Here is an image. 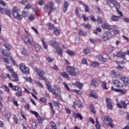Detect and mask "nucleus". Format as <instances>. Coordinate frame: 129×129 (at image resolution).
Here are the masks:
<instances>
[{
    "label": "nucleus",
    "instance_id": "28",
    "mask_svg": "<svg viewBox=\"0 0 129 129\" xmlns=\"http://www.w3.org/2000/svg\"><path fill=\"white\" fill-rule=\"evenodd\" d=\"M45 85L47 87V90H48V91H51V89H52V87L51 86V83L48 82L47 79V81H45Z\"/></svg>",
    "mask_w": 129,
    "mask_h": 129
},
{
    "label": "nucleus",
    "instance_id": "19",
    "mask_svg": "<svg viewBox=\"0 0 129 129\" xmlns=\"http://www.w3.org/2000/svg\"><path fill=\"white\" fill-rule=\"evenodd\" d=\"M89 95L91 96V97H93V98H95V99H97L98 98V95L97 94V93L95 92V91H91L90 92Z\"/></svg>",
    "mask_w": 129,
    "mask_h": 129
},
{
    "label": "nucleus",
    "instance_id": "15",
    "mask_svg": "<svg viewBox=\"0 0 129 129\" xmlns=\"http://www.w3.org/2000/svg\"><path fill=\"white\" fill-rule=\"evenodd\" d=\"M112 90L115 91L116 92H120V94H125L126 93V90L124 89H117L114 88L113 87H111Z\"/></svg>",
    "mask_w": 129,
    "mask_h": 129
},
{
    "label": "nucleus",
    "instance_id": "36",
    "mask_svg": "<svg viewBox=\"0 0 129 129\" xmlns=\"http://www.w3.org/2000/svg\"><path fill=\"white\" fill-rule=\"evenodd\" d=\"M89 109L90 111L92 112V113H94V114L96 113V112L95 111V108H94V106L91 105L89 106Z\"/></svg>",
    "mask_w": 129,
    "mask_h": 129
},
{
    "label": "nucleus",
    "instance_id": "22",
    "mask_svg": "<svg viewBox=\"0 0 129 129\" xmlns=\"http://www.w3.org/2000/svg\"><path fill=\"white\" fill-rule=\"evenodd\" d=\"M99 83H98V81L95 79H93L91 81V85L92 86H93L94 87H97L99 85Z\"/></svg>",
    "mask_w": 129,
    "mask_h": 129
},
{
    "label": "nucleus",
    "instance_id": "53",
    "mask_svg": "<svg viewBox=\"0 0 129 129\" xmlns=\"http://www.w3.org/2000/svg\"><path fill=\"white\" fill-rule=\"evenodd\" d=\"M23 78L25 79V81H28V82H32V79H31V77L26 78L25 77H23Z\"/></svg>",
    "mask_w": 129,
    "mask_h": 129
},
{
    "label": "nucleus",
    "instance_id": "55",
    "mask_svg": "<svg viewBox=\"0 0 129 129\" xmlns=\"http://www.w3.org/2000/svg\"><path fill=\"white\" fill-rule=\"evenodd\" d=\"M35 49L36 51H37V52H39V51L41 50V46L39 45H36L35 46Z\"/></svg>",
    "mask_w": 129,
    "mask_h": 129
},
{
    "label": "nucleus",
    "instance_id": "5",
    "mask_svg": "<svg viewBox=\"0 0 129 129\" xmlns=\"http://www.w3.org/2000/svg\"><path fill=\"white\" fill-rule=\"evenodd\" d=\"M19 11H20V9L17 7H14L12 10V15L15 19L22 20V19H23V16L19 14Z\"/></svg>",
    "mask_w": 129,
    "mask_h": 129
},
{
    "label": "nucleus",
    "instance_id": "11",
    "mask_svg": "<svg viewBox=\"0 0 129 129\" xmlns=\"http://www.w3.org/2000/svg\"><path fill=\"white\" fill-rule=\"evenodd\" d=\"M126 55H127V50L126 52H122L120 51L116 52V57H120L122 59H124V60H126V58H125V56H126Z\"/></svg>",
    "mask_w": 129,
    "mask_h": 129
},
{
    "label": "nucleus",
    "instance_id": "48",
    "mask_svg": "<svg viewBox=\"0 0 129 129\" xmlns=\"http://www.w3.org/2000/svg\"><path fill=\"white\" fill-rule=\"evenodd\" d=\"M31 127L33 129H36L37 128V123H36V122H32L31 123Z\"/></svg>",
    "mask_w": 129,
    "mask_h": 129
},
{
    "label": "nucleus",
    "instance_id": "60",
    "mask_svg": "<svg viewBox=\"0 0 129 129\" xmlns=\"http://www.w3.org/2000/svg\"><path fill=\"white\" fill-rule=\"evenodd\" d=\"M28 19L30 21H33V20H35V16L34 15L32 14L31 15L29 16Z\"/></svg>",
    "mask_w": 129,
    "mask_h": 129
},
{
    "label": "nucleus",
    "instance_id": "12",
    "mask_svg": "<svg viewBox=\"0 0 129 129\" xmlns=\"http://www.w3.org/2000/svg\"><path fill=\"white\" fill-rule=\"evenodd\" d=\"M101 27L102 29L110 31L111 30H112V28H116V26L115 25H110L108 24L104 23L101 25Z\"/></svg>",
    "mask_w": 129,
    "mask_h": 129
},
{
    "label": "nucleus",
    "instance_id": "7",
    "mask_svg": "<svg viewBox=\"0 0 129 129\" xmlns=\"http://www.w3.org/2000/svg\"><path fill=\"white\" fill-rule=\"evenodd\" d=\"M23 41L27 45H32L34 42V39L31 35H25L22 38Z\"/></svg>",
    "mask_w": 129,
    "mask_h": 129
},
{
    "label": "nucleus",
    "instance_id": "14",
    "mask_svg": "<svg viewBox=\"0 0 129 129\" xmlns=\"http://www.w3.org/2000/svg\"><path fill=\"white\" fill-rule=\"evenodd\" d=\"M120 80H121V81H122V82L123 83V84H124L125 86H126V85H128L129 78L128 77L121 76L120 77Z\"/></svg>",
    "mask_w": 129,
    "mask_h": 129
},
{
    "label": "nucleus",
    "instance_id": "1",
    "mask_svg": "<svg viewBox=\"0 0 129 129\" xmlns=\"http://www.w3.org/2000/svg\"><path fill=\"white\" fill-rule=\"evenodd\" d=\"M67 72L71 76H78L79 74V70L75 69L73 67L68 66L67 68Z\"/></svg>",
    "mask_w": 129,
    "mask_h": 129
},
{
    "label": "nucleus",
    "instance_id": "56",
    "mask_svg": "<svg viewBox=\"0 0 129 129\" xmlns=\"http://www.w3.org/2000/svg\"><path fill=\"white\" fill-rule=\"evenodd\" d=\"M82 17L84 22H86V21H88V19H89V17H86V15L84 14L82 15Z\"/></svg>",
    "mask_w": 129,
    "mask_h": 129
},
{
    "label": "nucleus",
    "instance_id": "51",
    "mask_svg": "<svg viewBox=\"0 0 129 129\" xmlns=\"http://www.w3.org/2000/svg\"><path fill=\"white\" fill-rule=\"evenodd\" d=\"M31 113L34 114L36 118L39 116V113L35 111H31Z\"/></svg>",
    "mask_w": 129,
    "mask_h": 129
},
{
    "label": "nucleus",
    "instance_id": "63",
    "mask_svg": "<svg viewBox=\"0 0 129 129\" xmlns=\"http://www.w3.org/2000/svg\"><path fill=\"white\" fill-rule=\"evenodd\" d=\"M62 84H63V85H64L65 88H66V89H67V90H69V91L70 90V88H69V86H68V85H67V84L66 83L63 82V83H62Z\"/></svg>",
    "mask_w": 129,
    "mask_h": 129
},
{
    "label": "nucleus",
    "instance_id": "46",
    "mask_svg": "<svg viewBox=\"0 0 129 129\" xmlns=\"http://www.w3.org/2000/svg\"><path fill=\"white\" fill-rule=\"evenodd\" d=\"M83 52L85 55H88L90 53V49L89 48H85L83 50Z\"/></svg>",
    "mask_w": 129,
    "mask_h": 129
},
{
    "label": "nucleus",
    "instance_id": "8",
    "mask_svg": "<svg viewBox=\"0 0 129 129\" xmlns=\"http://www.w3.org/2000/svg\"><path fill=\"white\" fill-rule=\"evenodd\" d=\"M19 68L20 70L22 72V73H24V74H26V75L30 74V70L28 67H26L25 63H20L19 64Z\"/></svg>",
    "mask_w": 129,
    "mask_h": 129
},
{
    "label": "nucleus",
    "instance_id": "47",
    "mask_svg": "<svg viewBox=\"0 0 129 129\" xmlns=\"http://www.w3.org/2000/svg\"><path fill=\"white\" fill-rule=\"evenodd\" d=\"M91 65L93 66V67H97V66H99V62L97 61H93Z\"/></svg>",
    "mask_w": 129,
    "mask_h": 129
},
{
    "label": "nucleus",
    "instance_id": "29",
    "mask_svg": "<svg viewBox=\"0 0 129 129\" xmlns=\"http://www.w3.org/2000/svg\"><path fill=\"white\" fill-rule=\"evenodd\" d=\"M53 33L56 36H59L61 33V31L58 29L57 28H54L53 29Z\"/></svg>",
    "mask_w": 129,
    "mask_h": 129
},
{
    "label": "nucleus",
    "instance_id": "33",
    "mask_svg": "<svg viewBox=\"0 0 129 129\" xmlns=\"http://www.w3.org/2000/svg\"><path fill=\"white\" fill-rule=\"evenodd\" d=\"M7 77L10 79L11 78V75L8 74H3L1 75V78H2V79H6Z\"/></svg>",
    "mask_w": 129,
    "mask_h": 129
},
{
    "label": "nucleus",
    "instance_id": "49",
    "mask_svg": "<svg viewBox=\"0 0 129 129\" xmlns=\"http://www.w3.org/2000/svg\"><path fill=\"white\" fill-rule=\"evenodd\" d=\"M22 91H18L15 93L16 96H17V97H21L22 95Z\"/></svg>",
    "mask_w": 129,
    "mask_h": 129
},
{
    "label": "nucleus",
    "instance_id": "17",
    "mask_svg": "<svg viewBox=\"0 0 129 129\" xmlns=\"http://www.w3.org/2000/svg\"><path fill=\"white\" fill-rule=\"evenodd\" d=\"M11 80L14 82H18L19 81V76L16 73H12Z\"/></svg>",
    "mask_w": 129,
    "mask_h": 129
},
{
    "label": "nucleus",
    "instance_id": "38",
    "mask_svg": "<svg viewBox=\"0 0 129 129\" xmlns=\"http://www.w3.org/2000/svg\"><path fill=\"white\" fill-rule=\"evenodd\" d=\"M75 85H76V86H77V87L79 88V89H81L83 87V84L79 83V82H76L75 83Z\"/></svg>",
    "mask_w": 129,
    "mask_h": 129
},
{
    "label": "nucleus",
    "instance_id": "16",
    "mask_svg": "<svg viewBox=\"0 0 129 129\" xmlns=\"http://www.w3.org/2000/svg\"><path fill=\"white\" fill-rule=\"evenodd\" d=\"M49 8H50L51 11H54V10H55V8H54V4H53V3L50 2L49 4H47L44 7V10H48Z\"/></svg>",
    "mask_w": 129,
    "mask_h": 129
},
{
    "label": "nucleus",
    "instance_id": "52",
    "mask_svg": "<svg viewBox=\"0 0 129 129\" xmlns=\"http://www.w3.org/2000/svg\"><path fill=\"white\" fill-rule=\"evenodd\" d=\"M29 14V13L28 12L25 11V10H23L22 11V15L24 18H26V17H28V15Z\"/></svg>",
    "mask_w": 129,
    "mask_h": 129
},
{
    "label": "nucleus",
    "instance_id": "21",
    "mask_svg": "<svg viewBox=\"0 0 129 129\" xmlns=\"http://www.w3.org/2000/svg\"><path fill=\"white\" fill-rule=\"evenodd\" d=\"M68 8H69V3L67 2H65L63 4V13H66V12H67V10H68Z\"/></svg>",
    "mask_w": 129,
    "mask_h": 129
},
{
    "label": "nucleus",
    "instance_id": "9",
    "mask_svg": "<svg viewBox=\"0 0 129 129\" xmlns=\"http://www.w3.org/2000/svg\"><path fill=\"white\" fill-rule=\"evenodd\" d=\"M111 37V32L109 31H105L103 34L102 39L103 41H108Z\"/></svg>",
    "mask_w": 129,
    "mask_h": 129
},
{
    "label": "nucleus",
    "instance_id": "23",
    "mask_svg": "<svg viewBox=\"0 0 129 129\" xmlns=\"http://www.w3.org/2000/svg\"><path fill=\"white\" fill-rule=\"evenodd\" d=\"M56 51L58 55L62 56L63 55V49L60 47H56Z\"/></svg>",
    "mask_w": 129,
    "mask_h": 129
},
{
    "label": "nucleus",
    "instance_id": "10",
    "mask_svg": "<svg viewBox=\"0 0 129 129\" xmlns=\"http://www.w3.org/2000/svg\"><path fill=\"white\" fill-rule=\"evenodd\" d=\"M112 84L115 87H117V88H122L123 87V84L117 79L113 80L112 81Z\"/></svg>",
    "mask_w": 129,
    "mask_h": 129
},
{
    "label": "nucleus",
    "instance_id": "57",
    "mask_svg": "<svg viewBox=\"0 0 129 129\" xmlns=\"http://www.w3.org/2000/svg\"><path fill=\"white\" fill-rule=\"evenodd\" d=\"M90 41L92 44H96L97 42V40L95 38L90 39Z\"/></svg>",
    "mask_w": 129,
    "mask_h": 129
},
{
    "label": "nucleus",
    "instance_id": "32",
    "mask_svg": "<svg viewBox=\"0 0 129 129\" xmlns=\"http://www.w3.org/2000/svg\"><path fill=\"white\" fill-rule=\"evenodd\" d=\"M60 75L61 76H63L64 78H66L67 80H70V77H69V76L67 73L66 72H62L60 73Z\"/></svg>",
    "mask_w": 129,
    "mask_h": 129
},
{
    "label": "nucleus",
    "instance_id": "35",
    "mask_svg": "<svg viewBox=\"0 0 129 129\" xmlns=\"http://www.w3.org/2000/svg\"><path fill=\"white\" fill-rule=\"evenodd\" d=\"M66 53H67V54H68L70 56H75V53L72 50H67L66 51Z\"/></svg>",
    "mask_w": 129,
    "mask_h": 129
},
{
    "label": "nucleus",
    "instance_id": "31",
    "mask_svg": "<svg viewBox=\"0 0 129 129\" xmlns=\"http://www.w3.org/2000/svg\"><path fill=\"white\" fill-rule=\"evenodd\" d=\"M101 87L105 90H107V89H108V87H107V83H105V82H102Z\"/></svg>",
    "mask_w": 129,
    "mask_h": 129
},
{
    "label": "nucleus",
    "instance_id": "30",
    "mask_svg": "<svg viewBox=\"0 0 129 129\" xmlns=\"http://www.w3.org/2000/svg\"><path fill=\"white\" fill-rule=\"evenodd\" d=\"M120 17L119 16H116L115 15H113L111 16V19L113 22H117Z\"/></svg>",
    "mask_w": 129,
    "mask_h": 129
},
{
    "label": "nucleus",
    "instance_id": "13",
    "mask_svg": "<svg viewBox=\"0 0 129 129\" xmlns=\"http://www.w3.org/2000/svg\"><path fill=\"white\" fill-rule=\"evenodd\" d=\"M106 103L107 107L109 109L112 110V109H113V106L112 105V102H111V99L109 98H107L106 99Z\"/></svg>",
    "mask_w": 129,
    "mask_h": 129
},
{
    "label": "nucleus",
    "instance_id": "27",
    "mask_svg": "<svg viewBox=\"0 0 129 129\" xmlns=\"http://www.w3.org/2000/svg\"><path fill=\"white\" fill-rule=\"evenodd\" d=\"M80 4L83 6L85 8V11L86 12V13H88V12H89V8L87 5H85V4L83 3L82 2H80Z\"/></svg>",
    "mask_w": 129,
    "mask_h": 129
},
{
    "label": "nucleus",
    "instance_id": "54",
    "mask_svg": "<svg viewBox=\"0 0 129 129\" xmlns=\"http://www.w3.org/2000/svg\"><path fill=\"white\" fill-rule=\"evenodd\" d=\"M35 83L36 84H37V85H38V86H40L42 88L44 87V86L43 85V84H42V83H41L40 81H36L35 82Z\"/></svg>",
    "mask_w": 129,
    "mask_h": 129
},
{
    "label": "nucleus",
    "instance_id": "61",
    "mask_svg": "<svg viewBox=\"0 0 129 129\" xmlns=\"http://www.w3.org/2000/svg\"><path fill=\"white\" fill-rule=\"evenodd\" d=\"M53 87H54L55 90H56L57 92H58V93H61V89H60V87H57L56 86H53Z\"/></svg>",
    "mask_w": 129,
    "mask_h": 129
},
{
    "label": "nucleus",
    "instance_id": "64",
    "mask_svg": "<svg viewBox=\"0 0 129 129\" xmlns=\"http://www.w3.org/2000/svg\"><path fill=\"white\" fill-rule=\"evenodd\" d=\"M53 105L55 107H59V103L57 101H54L53 102Z\"/></svg>",
    "mask_w": 129,
    "mask_h": 129
},
{
    "label": "nucleus",
    "instance_id": "34",
    "mask_svg": "<svg viewBox=\"0 0 129 129\" xmlns=\"http://www.w3.org/2000/svg\"><path fill=\"white\" fill-rule=\"evenodd\" d=\"M41 42L43 44V48L45 49H48V44H47V42H45V40L43 38L41 39Z\"/></svg>",
    "mask_w": 129,
    "mask_h": 129
},
{
    "label": "nucleus",
    "instance_id": "39",
    "mask_svg": "<svg viewBox=\"0 0 129 129\" xmlns=\"http://www.w3.org/2000/svg\"><path fill=\"white\" fill-rule=\"evenodd\" d=\"M49 92H52L53 95H54L55 97H58L59 96V94H58V93L56 92V91L55 90H52L51 89V91H49Z\"/></svg>",
    "mask_w": 129,
    "mask_h": 129
},
{
    "label": "nucleus",
    "instance_id": "42",
    "mask_svg": "<svg viewBox=\"0 0 129 129\" xmlns=\"http://www.w3.org/2000/svg\"><path fill=\"white\" fill-rule=\"evenodd\" d=\"M6 69H7L8 71H10V72H11L12 74L15 72L14 69H13V68H12V67H11L10 66L6 65Z\"/></svg>",
    "mask_w": 129,
    "mask_h": 129
},
{
    "label": "nucleus",
    "instance_id": "40",
    "mask_svg": "<svg viewBox=\"0 0 129 129\" xmlns=\"http://www.w3.org/2000/svg\"><path fill=\"white\" fill-rule=\"evenodd\" d=\"M5 15L8 16V17H11V10L10 9H5Z\"/></svg>",
    "mask_w": 129,
    "mask_h": 129
},
{
    "label": "nucleus",
    "instance_id": "20",
    "mask_svg": "<svg viewBox=\"0 0 129 129\" xmlns=\"http://www.w3.org/2000/svg\"><path fill=\"white\" fill-rule=\"evenodd\" d=\"M98 59L100 61V62H107L108 61L107 58H105L101 55V54H99L97 56Z\"/></svg>",
    "mask_w": 129,
    "mask_h": 129
},
{
    "label": "nucleus",
    "instance_id": "44",
    "mask_svg": "<svg viewBox=\"0 0 129 129\" xmlns=\"http://www.w3.org/2000/svg\"><path fill=\"white\" fill-rule=\"evenodd\" d=\"M79 35L80 36H86V35H87V33H86V32H84V31L81 30L79 31Z\"/></svg>",
    "mask_w": 129,
    "mask_h": 129
},
{
    "label": "nucleus",
    "instance_id": "24",
    "mask_svg": "<svg viewBox=\"0 0 129 129\" xmlns=\"http://www.w3.org/2000/svg\"><path fill=\"white\" fill-rule=\"evenodd\" d=\"M9 86L11 88H12L13 90H15V91H19V87L13 85V84H12V83H10L9 84Z\"/></svg>",
    "mask_w": 129,
    "mask_h": 129
},
{
    "label": "nucleus",
    "instance_id": "45",
    "mask_svg": "<svg viewBox=\"0 0 129 129\" xmlns=\"http://www.w3.org/2000/svg\"><path fill=\"white\" fill-rule=\"evenodd\" d=\"M4 46L8 51H10V50L12 49V46H11V44L9 43H6L5 44H4Z\"/></svg>",
    "mask_w": 129,
    "mask_h": 129
},
{
    "label": "nucleus",
    "instance_id": "3",
    "mask_svg": "<svg viewBox=\"0 0 129 129\" xmlns=\"http://www.w3.org/2000/svg\"><path fill=\"white\" fill-rule=\"evenodd\" d=\"M101 120L107 126H110V127H113L114 126V124L112 123V118L109 116H104L101 117Z\"/></svg>",
    "mask_w": 129,
    "mask_h": 129
},
{
    "label": "nucleus",
    "instance_id": "25",
    "mask_svg": "<svg viewBox=\"0 0 129 129\" xmlns=\"http://www.w3.org/2000/svg\"><path fill=\"white\" fill-rule=\"evenodd\" d=\"M73 117H74V118H80L81 120H82L83 118H82V116L81 115V114H80V113H74L73 114Z\"/></svg>",
    "mask_w": 129,
    "mask_h": 129
},
{
    "label": "nucleus",
    "instance_id": "58",
    "mask_svg": "<svg viewBox=\"0 0 129 129\" xmlns=\"http://www.w3.org/2000/svg\"><path fill=\"white\" fill-rule=\"evenodd\" d=\"M97 22L99 25H100V24H102V19L100 18V17H98Z\"/></svg>",
    "mask_w": 129,
    "mask_h": 129
},
{
    "label": "nucleus",
    "instance_id": "62",
    "mask_svg": "<svg viewBox=\"0 0 129 129\" xmlns=\"http://www.w3.org/2000/svg\"><path fill=\"white\" fill-rule=\"evenodd\" d=\"M5 117L6 118H10L11 117V113L9 112H7L5 113Z\"/></svg>",
    "mask_w": 129,
    "mask_h": 129
},
{
    "label": "nucleus",
    "instance_id": "50",
    "mask_svg": "<svg viewBox=\"0 0 129 129\" xmlns=\"http://www.w3.org/2000/svg\"><path fill=\"white\" fill-rule=\"evenodd\" d=\"M113 31V33L115 35H117V34H119V30L118 29H116V27L115 28H112Z\"/></svg>",
    "mask_w": 129,
    "mask_h": 129
},
{
    "label": "nucleus",
    "instance_id": "26",
    "mask_svg": "<svg viewBox=\"0 0 129 129\" xmlns=\"http://www.w3.org/2000/svg\"><path fill=\"white\" fill-rule=\"evenodd\" d=\"M50 45H51V46L53 47V48H56L57 46H59V42H57L56 41H50L49 43Z\"/></svg>",
    "mask_w": 129,
    "mask_h": 129
},
{
    "label": "nucleus",
    "instance_id": "59",
    "mask_svg": "<svg viewBox=\"0 0 129 129\" xmlns=\"http://www.w3.org/2000/svg\"><path fill=\"white\" fill-rule=\"evenodd\" d=\"M75 13L79 18H81V15L78 12V9H77V8L76 9Z\"/></svg>",
    "mask_w": 129,
    "mask_h": 129
},
{
    "label": "nucleus",
    "instance_id": "18",
    "mask_svg": "<svg viewBox=\"0 0 129 129\" xmlns=\"http://www.w3.org/2000/svg\"><path fill=\"white\" fill-rule=\"evenodd\" d=\"M111 75L114 78H118L120 76V73L118 72L115 71V70H113L111 72Z\"/></svg>",
    "mask_w": 129,
    "mask_h": 129
},
{
    "label": "nucleus",
    "instance_id": "43",
    "mask_svg": "<svg viewBox=\"0 0 129 129\" xmlns=\"http://www.w3.org/2000/svg\"><path fill=\"white\" fill-rule=\"evenodd\" d=\"M83 27H84V28H85V29H88V30L91 29V25H90L89 23H88L87 24L84 23L83 24Z\"/></svg>",
    "mask_w": 129,
    "mask_h": 129
},
{
    "label": "nucleus",
    "instance_id": "4",
    "mask_svg": "<svg viewBox=\"0 0 129 129\" xmlns=\"http://www.w3.org/2000/svg\"><path fill=\"white\" fill-rule=\"evenodd\" d=\"M107 4H112L114 8H115L117 13H118V15H120V17H122V13L121 12L118 10V9L120 8L119 3H117V2L115 0H108L107 1Z\"/></svg>",
    "mask_w": 129,
    "mask_h": 129
},
{
    "label": "nucleus",
    "instance_id": "6",
    "mask_svg": "<svg viewBox=\"0 0 129 129\" xmlns=\"http://www.w3.org/2000/svg\"><path fill=\"white\" fill-rule=\"evenodd\" d=\"M34 71L36 72L37 75H38L39 79L47 81V78L43 77L45 75V71L39 70L38 68H35Z\"/></svg>",
    "mask_w": 129,
    "mask_h": 129
},
{
    "label": "nucleus",
    "instance_id": "2",
    "mask_svg": "<svg viewBox=\"0 0 129 129\" xmlns=\"http://www.w3.org/2000/svg\"><path fill=\"white\" fill-rule=\"evenodd\" d=\"M2 53L4 55V57L2 58V59L4 60V63H6L7 64H9V61H11L12 63L14 65H16V62L15 61V60H14L12 56H10L9 54L6 53V51H5V50H2Z\"/></svg>",
    "mask_w": 129,
    "mask_h": 129
},
{
    "label": "nucleus",
    "instance_id": "41",
    "mask_svg": "<svg viewBox=\"0 0 129 129\" xmlns=\"http://www.w3.org/2000/svg\"><path fill=\"white\" fill-rule=\"evenodd\" d=\"M36 118H37L39 123H42L43 120H44V117H43V116H38V117H37Z\"/></svg>",
    "mask_w": 129,
    "mask_h": 129
},
{
    "label": "nucleus",
    "instance_id": "37",
    "mask_svg": "<svg viewBox=\"0 0 129 129\" xmlns=\"http://www.w3.org/2000/svg\"><path fill=\"white\" fill-rule=\"evenodd\" d=\"M50 126L53 129H57V126H56V123L54 122L51 121L49 123Z\"/></svg>",
    "mask_w": 129,
    "mask_h": 129
}]
</instances>
